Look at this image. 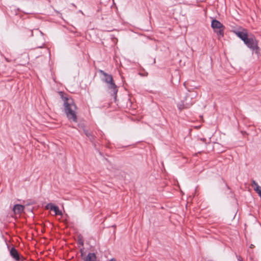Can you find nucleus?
<instances>
[{"mask_svg":"<svg viewBox=\"0 0 261 261\" xmlns=\"http://www.w3.org/2000/svg\"><path fill=\"white\" fill-rule=\"evenodd\" d=\"M61 98L63 101L64 112L68 119L74 122H77L76 111L77 106L72 97L64 92H59Z\"/></svg>","mask_w":261,"mask_h":261,"instance_id":"1","label":"nucleus"},{"mask_svg":"<svg viewBox=\"0 0 261 261\" xmlns=\"http://www.w3.org/2000/svg\"><path fill=\"white\" fill-rule=\"evenodd\" d=\"M98 72L104 76L105 77L102 79V81L108 84V88L109 90L111 91L112 96L114 97L115 101H116L118 92V87L114 83L112 75L106 73L102 70H99Z\"/></svg>","mask_w":261,"mask_h":261,"instance_id":"2","label":"nucleus"},{"mask_svg":"<svg viewBox=\"0 0 261 261\" xmlns=\"http://www.w3.org/2000/svg\"><path fill=\"white\" fill-rule=\"evenodd\" d=\"M244 44L255 54L258 55L260 54V48L258 45V40L255 37L250 34L249 37L244 42Z\"/></svg>","mask_w":261,"mask_h":261,"instance_id":"3","label":"nucleus"},{"mask_svg":"<svg viewBox=\"0 0 261 261\" xmlns=\"http://www.w3.org/2000/svg\"><path fill=\"white\" fill-rule=\"evenodd\" d=\"M211 27L214 29V32L220 37L224 36V30L225 27L219 21L216 19H213L212 21Z\"/></svg>","mask_w":261,"mask_h":261,"instance_id":"4","label":"nucleus"},{"mask_svg":"<svg viewBox=\"0 0 261 261\" xmlns=\"http://www.w3.org/2000/svg\"><path fill=\"white\" fill-rule=\"evenodd\" d=\"M184 85L189 92V93H187V94L188 95V96L190 97V98H192L193 100H194L197 97V93L196 91H191V90L194 88H197V87L195 86L194 88H191L190 87L192 86L190 85V83L189 82H185Z\"/></svg>","mask_w":261,"mask_h":261,"instance_id":"5","label":"nucleus"},{"mask_svg":"<svg viewBox=\"0 0 261 261\" xmlns=\"http://www.w3.org/2000/svg\"><path fill=\"white\" fill-rule=\"evenodd\" d=\"M233 32L243 42H244L249 36L247 30L245 29H243L242 31H233Z\"/></svg>","mask_w":261,"mask_h":261,"instance_id":"6","label":"nucleus"},{"mask_svg":"<svg viewBox=\"0 0 261 261\" xmlns=\"http://www.w3.org/2000/svg\"><path fill=\"white\" fill-rule=\"evenodd\" d=\"M10 253L11 256L16 261H23L25 260V258L22 256H20L17 250L14 247H12L11 249Z\"/></svg>","mask_w":261,"mask_h":261,"instance_id":"7","label":"nucleus"},{"mask_svg":"<svg viewBox=\"0 0 261 261\" xmlns=\"http://www.w3.org/2000/svg\"><path fill=\"white\" fill-rule=\"evenodd\" d=\"M182 108H189L192 106L194 103V100L190 98L189 96L186 94L184 99L181 100Z\"/></svg>","mask_w":261,"mask_h":261,"instance_id":"8","label":"nucleus"},{"mask_svg":"<svg viewBox=\"0 0 261 261\" xmlns=\"http://www.w3.org/2000/svg\"><path fill=\"white\" fill-rule=\"evenodd\" d=\"M83 129L85 135L88 138L90 142L95 147V137L93 135L92 132H90L88 129H85L84 126H83Z\"/></svg>","mask_w":261,"mask_h":261,"instance_id":"9","label":"nucleus"},{"mask_svg":"<svg viewBox=\"0 0 261 261\" xmlns=\"http://www.w3.org/2000/svg\"><path fill=\"white\" fill-rule=\"evenodd\" d=\"M24 206L21 204H16L14 206L13 211L15 214H21L24 210Z\"/></svg>","mask_w":261,"mask_h":261,"instance_id":"10","label":"nucleus"},{"mask_svg":"<svg viewBox=\"0 0 261 261\" xmlns=\"http://www.w3.org/2000/svg\"><path fill=\"white\" fill-rule=\"evenodd\" d=\"M84 261H96V256L94 253H89Z\"/></svg>","mask_w":261,"mask_h":261,"instance_id":"11","label":"nucleus"},{"mask_svg":"<svg viewBox=\"0 0 261 261\" xmlns=\"http://www.w3.org/2000/svg\"><path fill=\"white\" fill-rule=\"evenodd\" d=\"M251 186L253 187L254 191H255L258 195L259 193H261V187L254 180H252Z\"/></svg>","mask_w":261,"mask_h":261,"instance_id":"12","label":"nucleus"},{"mask_svg":"<svg viewBox=\"0 0 261 261\" xmlns=\"http://www.w3.org/2000/svg\"><path fill=\"white\" fill-rule=\"evenodd\" d=\"M53 211L55 212V215L62 216L63 215L62 212H61V211L59 210V207L57 205H55L54 210H53Z\"/></svg>","mask_w":261,"mask_h":261,"instance_id":"13","label":"nucleus"},{"mask_svg":"<svg viewBox=\"0 0 261 261\" xmlns=\"http://www.w3.org/2000/svg\"><path fill=\"white\" fill-rule=\"evenodd\" d=\"M77 243L81 245V246H83L84 245V240H83V237L82 235H79L77 237Z\"/></svg>","mask_w":261,"mask_h":261,"instance_id":"14","label":"nucleus"},{"mask_svg":"<svg viewBox=\"0 0 261 261\" xmlns=\"http://www.w3.org/2000/svg\"><path fill=\"white\" fill-rule=\"evenodd\" d=\"M55 206V205L52 203H49L47 204V205L45 206V209L53 211V210H54Z\"/></svg>","mask_w":261,"mask_h":261,"instance_id":"15","label":"nucleus"},{"mask_svg":"<svg viewBox=\"0 0 261 261\" xmlns=\"http://www.w3.org/2000/svg\"><path fill=\"white\" fill-rule=\"evenodd\" d=\"M236 257L238 261H243V258L241 255L236 254Z\"/></svg>","mask_w":261,"mask_h":261,"instance_id":"16","label":"nucleus"},{"mask_svg":"<svg viewBox=\"0 0 261 261\" xmlns=\"http://www.w3.org/2000/svg\"><path fill=\"white\" fill-rule=\"evenodd\" d=\"M178 108L180 110H181L184 109V108H182V105L181 102V103H179L178 105Z\"/></svg>","mask_w":261,"mask_h":261,"instance_id":"17","label":"nucleus"},{"mask_svg":"<svg viewBox=\"0 0 261 261\" xmlns=\"http://www.w3.org/2000/svg\"><path fill=\"white\" fill-rule=\"evenodd\" d=\"M29 32L30 33V36H33V31L32 30L29 31Z\"/></svg>","mask_w":261,"mask_h":261,"instance_id":"18","label":"nucleus"},{"mask_svg":"<svg viewBox=\"0 0 261 261\" xmlns=\"http://www.w3.org/2000/svg\"><path fill=\"white\" fill-rule=\"evenodd\" d=\"M109 261H116L115 259V258H112L111 259H110Z\"/></svg>","mask_w":261,"mask_h":261,"instance_id":"19","label":"nucleus"},{"mask_svg":"<svg viewBox=\"0 0 261 261\" xmlns=\"http://www.w3.org/2000/svg\"><path fill=\"white\" fill-rule=\"evenodd\" d=\"M225 185H226V186L227 187V189H230V188H229V187L227 185V184H226Z\"/></svg>","mask_w":261,"mask_h":261,"instance_id":"20","label":"nucleus"},{"mask_svg":"<svg viewBox=\"0 0 261 261\" xmlns=\"http://www.w3.org/2000/svg\"><path fill=\"white\" fill-rule=\"evenodd\" d=\"M202 140V141H205L206 140V139H203Z\"/></svg>","mask_w":261,"mask_h":261,"instance_id":"21","label":"nucleus"},{"mask_svg":"<svg viewBox=\"0 0 261 261\" xmlns=\"http://www.w3.org/2000/svg\"><path fill=\"white\" fill-rule=\"evenodd\" d=\"M42 46H38V48H42Z\"/></svg>","mask_w":261,"mask_h":261,"instance_id":"22","label":"nucleus"},{"mask_svg":"<svg viewBox=\"0 0 261 261\" xmlns=\"http://www.w3.org/2000/svg\"><path fill=\"white\" fill-rule=\"evenodd\" d=\"M253 247V244H251V246H250V248Z\"/></svg>","mask_w":261,"mask_h":261,"instance_id":"23","label":"nucleus"},{"mask_svg":"<svg viewBox=\"0 0 261 261\" xmlns=\"http://www.w3.org/2000/svg\"><path fill=\"white\" fill-rule=\"evenodd\" d=\"M253 247V244H251V246H250V248Z\"/></svg>","mask_w":261,"mask_h":261,"instance_id":"24","label":"nucleus"},{"mask_svg":"<svg viewBox=\"0 0 261 261\" xmlns=\"http://www.w3.org/2000/svg\"><path fill=\"white\" fill-rule=\"evenodd\" d=\"M253 247V244H251V246H250V248Z\"/></svg>","mask_w":261,"mask_h":261,"instance_id":"25","label":"nucleus"},{"mask_svg":"<svg viewBox=\"0 0 261 261\" xmlns=\"http://www.w3.org/2000/svg\"><path fill=\"white\" fill-rule=\"evenodd\" d=\"M39 32H40V33L41 34H42V32H41V31H39Z\"/></svg>","mask_w":261,"mask_h":261,"instance_id":"26","label":"nucleus"}]
</instances>
